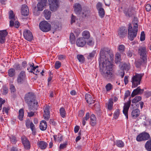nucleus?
Segmentation results:
<instances>
[{"label":"nucleus","instance_id":"1","mask_svg":"<svg viewBox=\"0 0 151 151\" xmlns=\"http://www.w3.org/2000/svg\"><path fill=\"white\" fill-rule=\"evenodd\" d=\"M113 57L111 50L108 48H101L100 52L99 67L101 74L107 80H111L114 78L112 64L109 58L111 60Z\"/></svg>","mask_w":151,"mask_h":151},{"label":"nucleus","instance_id":"2","mask_svg":"<svg viewBox=\"0 0 151 151\" xmlns=\"http://www.w3.org/2000/svg\"><path fill=\"white\" fill-rule=\"evenodd\" d=\"M25 102L27 104L30 110H36L38 106V103L36 100L35 95H25L24 97Z\"/></svg>","mask_w":151,"mask_h":151},{"label":"nucleus","instance_id":"3","mask_svg":"<svg viewBox=\"0 0 151 151\" xmlns=\"http://www.w3.org/2000/svg\"><path fill=\"white\" fill-rule=\"evenodd\" d=\"M9 19L11 20L10 21L9 26L10 27L14 26L16 28L19 27L20 24L17 21V18L15 17V14L12 10H10L9 12Z\"/></svg>","mask_w":151,"mask_h":151},{"label":"nucleus","instance_id":"4","mask_svg":"<svg viewBox=\"0 0 151 151\" xmlns=\"http://www.w3.org/2000/svg\"><path fill=\"white\" fill-rule=\"evenodd\" d=\"M143 76V74H142L136 73L132 77V88L136 87L140 84Z\"/></svg>","mask_w":151,"mask_h":151},{"label":"nucleus","instance_id":"5","mask_svg":"<svg viewBox=\"0 0 151 151\" xmlns=\"http://www.w3.org/2000/svg\"><path fill=\"white\" fill-rule=\"evenodd\" d=\"M138 30L136 29H133L132 27L131 24H129L128 28V35L129 40L131 41L133 40L134 38L137 36Z\"/></svg>","mask_w":151,"mask_h":151},{"label":"nucleus","instance_id":"6","mask_svg":"<svg viewBox=\"0 0 151 151\" xmlns=\"http://www.w3.org/2000/svg\"><path fill=\"white\" fill-rule=\"evenodd\" d=\"M40 29L43 32H47L51 29V25L46 21L41 22L39 24Z\"/></svg>","mask_w":151,"mask_h":151},{"label":"nucleus","instance_id":"7","mask_svg":"<svg viewBox=\"0 0 151 151\" xmlns=\"http://www.w3.org/2000/svg\"><path fill=\"white\" fill-rule=\"evenodd\" d=\"M50 10L55 11L57 10L59 6V0H48Z\"/></svg>","mask_w":151,"mask_h":151},{"label":"nucleus","instance_id":"8","mask_svg":"<svg viewBox=\"0 0 151 151\" xmlns=\"http://www.w3.org/2000/svg\"><path fill=\"white\" fill-rule=\"evenodd\" d=\"M138 52L140 56V58L147 59V52L146 47L144 46L139 47L138 49Z\"/></svg>","mask_w":151,"mask_h":151},{"label":"nucleus","instance_id":"9","mask_svg":"<svg viewBox=\"0 0 151 151\" xmlns=\"http://www.w3.org/2000/svg\"><path fill=\"white\" fill-rule=\"evenodd\" d=\"M150 137L149 134L146 132H143L138 135L136 137V140L138 142L147 140Z\"/></svg>","mask_w":151,"mask_h":151},{"label":"nucleus","instance_id":"10","mask_svg":"<svg viewBox=\"0 0 151 151\" xmlns=\"http://www.w3.org/2000/svg\"><path fill=\"white\" fill-rule=\"evenodd\" d=\"M26 78L25 72L21 71L18 76L17 80V83L19 84L22 83L25 80Z\"/></svg>","mask_w":151,"mask_h":151},{"label":"nucleus","instance_id":"11","mask_svg":"<svg viewBox=\"0 0 151 151\" xmlns=\"http://www.w3.org/2000/svg\"><path fill=\"white\" fill-rule=\"evenodd\" d=\"M25 125L27 128H30L32 131V135H35L36 134V130L35 125L32 122L29 120H27L25 121Z\"/></svg>","mask_w":151,"mask_h":151},{"label":"nucleus","instance_id":"12","mask_svg":"<svg viewBox=\"0 0 151 151\" xmlns=\"http://www.w3.org/2000/svg\"><path fill=\"white\" fill-rule=\"evenodd\" d=\"M131 100L129 99L128 101L126 103H125L123 107V114L126 116L127 119H128V111L129 108L131 105Z\"/></svg>","mask_w":151,"mask_h":151},{"label":"nucleus","instance_id":"13","mask_svg":"<svg viewBox=\"0 0 151 151\" xmlns=\"http://www.w3.org/2000/svg\"><path fill=\"white\" fill-rule=\"evenodd\" d=\"M23 35L24 38L28 41H31L33 39V36L32 33L28 30H25Z\"/></svg>","mask_w":151,"mask_h":151},{"label":"nucleus","instance_id":"14","mask_svg":"<svg viewBox=\"0 0 151 151\" xmlns=\"http://www.w3.org/2000/svg\"><path fill=\"white\" fill-rule=\"evenodd\" d=\"M22 143L24 148L27 150H29L30 147V144L27 138L25 136H22L21 138Z\"/></svg>","mask_w":151,"mask_h":151},{"label":"nucleus","instance_id":"15","mask_svg":"<svg viewBox=\"0 0 151 151\" xmlns=\"http://www.w3.org/2000/svg\"><path fill=\"white\" fill-rule=\"evenodd\" d=\"M7 34L6 30H0V43L3 44L5 42L6 37Z\"/></svg>","mask_w":151,"mask_h":151},{"label":"nucleus","instance_id":"16","mask_svg":"<svg viewBox=\"0 0 151 151\" xmlns=\"http://www.w3.org/2000/svg\"><path fill=\"white\" fill-rule=\"evenodd\" d=\"M76 43L78 47H83L86 45V41L83 38L80 37L77 39Z\"/></svg>","mask_w":151,"mask_h":151},{"label":"nucleus","instance_id":"17","mask_svg":"<svg viewBox=\"0 0 151 151\" xmlns=\"http://www.w3.org/2000/svg\"><path fill=\"white\" fill-rule=\"evenodd\" d=\"M127 29L125 27H122L118 31V35L120 37L123 38L127 36Z\"/></svg>","mask_w":151,"mask_h":151},{"label":"nucleus","instance_id":"18","mask_svg":"<svg viewBox=\"0 0 151 151\" xmlns=\"http://www.w3.org/2000/svg\"><path fill=\"white\" fill-rule=\"evenodd\" d=\"M50 107L48 106H46L44 107V114H43V117L44 119L46 120H48L50 118Z\"/></svg>","mask_w":151,"mask_h":151},{"label":"nucleus","instance_id":"19","mask_svg":"<svg viewBox=\"0 0 151 151\" xmlns=\"http://www.w3.org/2000/svg\"><path fill=\"white\" fill-rule=\"evenodd\" d=\"M73 7L75 12L77 14L79 15L82 11V7L81 5L79 3H76Z\"/></svg>","mask_w":151,"mask_h":151},{"label":"nucleus","instance_id":"20","mask_svg":"<svg viewBox=\"0 0 151 151\" xmlns=\"http://www.w3.org/2000/svg\"><path fill=\"white\" fill-rule=\"evenodd\" d=\"M29 13V9L27 6L25 4L22 5L21 8L22 14L24 16H27Z\"/></svg>","mask_w":151,"mask_h":151},{"label":"nucleus","instance_id":"21","mask_svg":"<svg viewBox=\"0 0 151 151\" xmlns=\"http://www.w3.org/2000/svg\"><path fill=\"white\" fill-rule=\"evenodd\" d=\"M140 114L139 110L138 109H136L132 110L131 112V116L132 118L136 119L139 116Z\"/></svg>","mask_w":151,"mask_h":151},{"label":"nucleus","instance_id":"22","mask_svg":"<svg viewBox=\"0 0 151 151\" xmlns=\"http://www.w3.org/2000/svg\"><path fill=\"white\" fill-rule=\"evenodd\" d=\"M38 147L42 150H44L47 147L48 144L44 141H39L37 143Z\"/></svg>","mask_w":151,"mask_h":151},{"label":"nucleus","instance_id":"23","mask_svg":"<svg viewBox=\"0 0 151 151\" xmlns=\"http://www.w3.org/2000/svg\"><path fill=\"white\" fill-rule=\"evenodd\" d=\"M147 59L140 58V59L137 60L135 62L136 67L137 68H140L142 65L145 61Z\"/></svg>","mask_w":151,"mask_h":151},{"label":"nucleus","instance_id":"24","mask_svg":"<svg viewBox=\"0 0 151 151\" xmlns=\"http://www.w3.org/2000/svg\"><path fill=\"white\" fill-rule=\"evenodd\" d=\"M97 123L96 118L94 114H92L90 116V124L92 126H95Z\"/></svg>","mask_w":151,"mask_h":151},{"label":"nucleus","instance_id":"25","mask_svg":"<svg viewBox=\"0 0 151 151\" xmlns=\"http://www.w3.org/2000/svg\"><path fill=\"white\" fill-rule=\"evenodd\" d=\"M47 127V122L44 121L42 120L40 123V129L42 131H44L46 129Z\"/></svg>","mask_w":151,"mask_h":151},{"label":"nucleus","instance_id":"26","mask_svg":"<svg viewBox=\"0 0 151 151\" xmlns=\"http://www.w3.org/2000/svg\"><path fill=\"white\" fill-rule=\"evenodd\" d=\"M113 100L112 98H110L108 103L106 104V106L109 110H111L113 109Z\"/></svg>","mask_w":151,"mask_h":151},{"label":"nucleus","instance_id":"27","mask_svg":"<svg viewBox=\"0 0 151 151\" xmlns=\"http://www.w3.org/2000/svg\"><path fill=\"white\" fill-rule=\"evenodd\" d=\"M90 14V11L89 10H83L81 11L80 14H79L80 16L83 18H85Z\"/></svg>","mask_w":151,"mask_h":151},{"label":"nucleus","instance_id":"28","mask_svg":"<svg viewBox=\"0 0 151 151\" xmlns=\"http://www.w3.org/2000/svg\"><path fill=\"white\" fill-rule=\"evenodd\" d=\"M93 95H85V99L88 103L90 104L94 103V100L93 99Z\"/></svg>","mask_w":151,"mask_h":151},{"label":"nucleus","instance_id":"29","mask_svg":"<svg viewBox=\"0 0 151 151\" xmlns=\"http://www.w3.org/2000/svg\"><path fill=\"white\" fill-rule=\"evenodd\" d=\"M28 65L29 67L27 68V70L30 73H32L33 71H35L36 69L38 67V66L35 67L34 66V64L33 63L32 64L29 63Z\"/></svg>","mask_w":151,"mask_h":151},{"label":"nucleus","instance_id":"30","mask_svg":"<svg viewBox=\"0 0 151 151\" xmlns=\"http://www.w3.org/2000/svg\"><path fill=\"white\" fill-rule=\"evenodd\" d=\"M134 10L133 8H129L127 11L124 12L126 16L127 17H130L132 16L133 14Z\"/></svg>","mask_w":151,"mask_h":151},{"label":"nucleus","instance_id":"31","mask_svg":"<svg viewBox=\"0 0 151 151\" xmlns=\"http://www.w3.org/2000/svg\"><path fill=\"white\" fill-rule=\"evenodd\" d=\"M43 12L44 17L47 20L49 19L51 14V12L47 9H45L44 10Z\"/></svg>","mask_w":151,"mask_h":151},{"label":"nucleus","instance_id":"32","mask_svg":"<svg viewBox=\"0 0 151 151\" xmlns=\"http://www.w3.org/2000/svg\"><path fill=\"white\" fill-rule=\"evenodd\" d=\"M143 89H141L139 87H137L136 89L134 90L131 94H141L144 91Z\"/></svg>","mask_w":151,"mask_h":151},{"label":"nucleus","instance_id":"33","mask_svg":"<svg viewBox=\"0 0 151 151\" xmlns=\"http://www.w3.org/2000/svg\"><path fill=\"white\" fill-rule=\"evenodd\" d=\"M83 38L84 39H88L90 37V33L89 31L87 30H85L82 33Z\"/></svg>","mask_w":151,"mask_h":151},{"label":"nucleus","instance_id":"34","mask_svg":"<svg viewBox=\"0 0 151 151\" xmlns=\"http://www.w3.org/2000/svg\"><path fill=\"white\" fill-rule=\"evenodd\" d=\"M8 76L11 77H14L15 75V70L12 68L9 69L8 71Z\"/></svg>","mask_w":151,"mask_h":151},{"label":"nucleus","instance_id":"35","mask_svg":"<svg viewBox=\"0 0 151 151\" xmlns=\"http://www.w3.org/2000/svg\"><path fill=\"white\" fill-rule=\"evenodd\" d=\"M145 147L148 151H151V139H150L146 142Z\"/></svg>","mask_w":151,"mask_h":151},{"label":"nucleus","instance_id":"36","mask_svg":"<svg viewBox=\"0 0 151 151\" xmlns=\"http://www.w3.org/2000/svg\"><path fill=\"white\" fill-rule=\"evenodd\" d=\"M53 137L55 141L61 142L62 140L63 136L60 134H58L57 135H54Z\"/></svg>","mask_w":151,"mask_h":151},{"label":"nucleus","instance_id":"37","mask_svg":"<svg viewBox=\"0 0 151 151\" xmlns=\"http://www.w3.org/2000/svg\"><path fill=\"white\" fill-rule=\"evenodd\" d=\"M115 145L119 147H123L124 146V142L121 140H117L115 142Z\"/></svg>","mask_w":151,"mask_h":151},{"label":"nucleus","instance_id":"38","mask_svg":"<svg viewBox=\"0 0 151 151\" xmlns=\"http://www.w3.org/2000/svg\"><path fill=\"white\" fill-rule=\"evenodd\" d=\"M24 111L23 109H20L19 112V115L18 118L20 120H22L23 119L24 116Z\"/></svg>","mask_w":151,"mask_h":151},{"label":"nucleus","instance_id":"39","mask_svg":"<svg viewBox=\"0 0 151 151\" xmlns=\"http://www.w3.org/2000/svg\"><path fill=\"white\" fill-rule=\"evenodd\" d=\"M60 113L61 116L64 118L66 116V112L65 109L63 107H61L60 109Z\"/></svg>","mask_w":151,"mask_h":151},{"label":"nucleus","instance_id":"40","mask_svg":"<svg viewBox=\"0 0 151 151\" xmlns=\"http://www.w3.org/2000/svg\"><path fill=\"white\" fill-rule=\"evenodd\" d=\"M70 40L72 44H74L75 42V37L73 33H71L70 35Z\"/></svg>","mask_w":151,"mask_h":151},{"label":"nucleus","instance_id":"41","mask_svg":"<svg viewBox=\"0 0 151 151\" xmlns=\"http://www.w3.org/2000/svg\"><path fill=\"white\" fill-rule=\"evenodd\" d=\"M120 58L121 55L119 53H117L116 54L115 60V62L116 63H118L120 62L121 60Z\"/></svg>","mask_w":151,"mask_h":151},{"label":"nucleus","instance_id":"42","mask_svg":"<svg viewBox=\"0 0 151 151\" xmlns=\"http://www.w3.org/2000/svg\"><path fill=\"white\" fill-rule=\"evenodd\" d=\"M141 99V97L140 96H136L132 100V103H136L140 101Z\"/></svg>","mask_w":151,"mask_h":151},{"label":"nucleus","instance_id":"43","mask_svg":"<svg viewBox=\"0 0 151 151\" xmlns=\"http://www.w3.org/2000/svg\"><path fill=\"white\" fill-rule=\"evenodd\" d=\"M77 58L80 62L83 63L84 60V58L81 55H78L77 56Z\"/></svg>","mask_w":151,"mask_h":151},{"label":"nucleus","instance_id":"44","mask_svg":"<svg viewBox=\"0 0 151 151\" xmlns=\"http://www.w3.org/2000/svg\"><path fill=\"white\" fill-rule=\"evenodd\" d=\"M99 10V16L101 18H103L104 17L105 15V12L104 9H101Z\"/></svg>","mask_w":151,"mask_h":151},{"label":"nucleus","instance_id":"45","mask_svg":"<svg viewBox=\"0 0 151 151\" xmlns=\"http://www.w3.org/2000/svg\"><path fill=\"white\" fill-rule=\"evenodd\" d=\"M120 114V111L119 109L116 110L114 114V117L115 119H117L118 118Z\"/></svg>","mask_w":151,"mask_h":151},{"label":"nucleus","instance_id":"46","mask_svg":"<svg viewBox=\"0 0 151 151\" xmlns=\"http://www.w3.org/2000/svg\"><path fill=\"white\" fill-rule=\"evenodd\" d=\"M10 109V107L8 106L7 107H3L2 109V112H3V114H4V112H5L7 114H8L9 111V110Z\"/></svg>","mask_w":151,"mask_h":151},{"label":"nucleus","instance_id":"47","mask_svg":"<svg viewBox=\"0 0 151 151\" xmlns=\"http://www.w3.org/2000/svg\"><path fill=\"white\" fill-rule=\"evenodd\" d=\"M125 46L123 45H121L119 46L118 50L121 52L124 51Z\"/></svg>","mask_w":151,"mask_h":151},{"label":"nucleus","instance_id":"48","mask_svg":"<svg viewBox=\"0 0 151 151\" xmlns=\"http://www.w3.org/2000/svg\"><path fill=\"white\" fill-rule=\"evenodd\" d=\"M6 102V100L0 98V111L2 109V105Z\"/></svg>","mask_w":151,"mask_h":151},{"label":"nucleus","instance_id":"49","mask_svg":"<svg viewBox=\"0 0 151 151\" xmlns=\"http://www.w3.org/2000/svg\"><path fill=\"white\" fill-rule=\"evenodd\" d=\"M61 65V63L59 61H56L55 64V68L56 69H58L60 67Z\"/></svg>","mask_w":151,"mask_h":151},{"label":"nucleus","instance_id":"50","mask_svg":"<svg viewBox=\"0 0 151 151\" xmlns=\"http://www.w3.org/2000/svg\"><path fill=\"white\" fill-rule=\"evenodd\" d=\"M105 88L107 91H109L112 88V85L111 83H109L106 86Z\"/></svg>","mask_w":151,"mask_h":151},{"label":"nucleus","instance_id":"51","mask_svg":"<svg viewBox=\"0 0 151 151\" xmlns=\"http://www.w3.org/2000/svg\"><path fill=\"white\" fill-rule=\"evenodd\" d=\"M100 105L98 102L96 103L94 105L92 108L94 109H95L96 110H99V109Z\"/></svg>","mask_w":151,"mask_h":151},{"label":"nucleus","instance_id":"52","mask_svg":"<svg viewBox=\"0 0 151 151\" xmlns=\"http://www.w3.org/2000/svg\"><path fill=\"white\" fill-rule=\"evenodd\" d=\"M96 52L95 51H93L91 53H90L89 55L88 56L87 58L88 59H91V58L94 57L96 54Z\"/></svg>","mask_w":151,"mask_h":151},{"label":"nucleus","instance_id":"53","mask_svg":"<svg viewBox=\"0 0 151 151\" xmlns=\"http://www.w3.org/2000/svg\"><path fill=\"white\" fill-rule=\"evenodd\" d=\"M145 32L144 31L141 32V36L140 37V40L141 41H143L145 40Z\"/></svg>","mask_w":151,"mask_h":151},{"label":"nucleus","instance_id":"54","mask_svg":"<svg viewBox=\"0 0 151 151\" xmlns=\"http://www.w3.org/2000/svg\"><path fill=\"white\" fill-rule=\"evenodd\" d=\"M14 68L16 70H20L22 69V67L18 63L15 64L14 66Z\"/></svg>","mask_w":151,"mask_h":151},{"label":"nucleus","instance_id":"55","mask_svg":"<svg viewBox=\"0 0 151 151\" xmlns=\"http://www.w3.org/2000/svg\"><path fill=\"white\" fill-rule=\"evenodd\" d=\"M10 89L12 93L16 91V89L14 86L12 84L10 85Z\"/></svg>","mask_w":151,"mask_h":151},{"label":"nucleus","instance_id":"56","mask_svg":"<svg viewBox=\"0 0 151 151\" xmlns=\"http://www.w3.org/2000/svg\"><path fill=\"white\" fill-rule=\"evenodd\" d=\"M146 10L147 12H149L151 10V6L150 4H147L145 6Z\"/></svg>","mask_w":151,"mask_h":151},{"label":"nucleus","instance_id":"57","mask_svg":"<svg viewBox=\"0 0 151 151\" xmlns=\"http://www.w3.org/2000/svg\"><path fill=\"white\" fill-rule=\"evenodd\" d=\"M10 140L13 143H15L16 142V138L14 136H12L10 138Z\"/></svg>","mask_w":151,"mask_h":151},{"label":"nucleus","instance_id":"58","mask_svg":"<svg viewBox=\"0 0 151 151\" xmlns=\"http://www.w3.org/2000/svg\"><path fill=\"white\" fill-rule=\"evenodd\" d=\"M66 145L67 144L66 143L60 144V150L63 149L66 147Z\"/></svg>","mask_w":151,"mask_h":151},{"label":"nucleus","instance_id":"59","mask_svg":"<svg viewBox=\"0 0 151 151\" xmlns=\"http://www.w3.org/2000/svg\"><path fill=\"white\" fill-rule=\"evenodd\" d=\"M94 43V42L92 40H90L87 42V44L90 46L93 45Z\"/></svg>","mask_w":151,"mask_h":151},{"label":"nucleus","instance_id":"60","mask_svg":"<svg viewBox=\"0 0 151 151\" xmlns=\"http://www.w3.org/2000/svg\"><path fill=\"white\" fill-rule=\"evenodd\" d=\"M76 20V17L73 14H72L71 20V23L72 24L73 23L75 22Z\"/></svg>","mask_w":151,"mask_h":151},{"label":"nucleus","instance_id":"61","mask_svg":"<svg viewBox=\"0 0 151 151\" xmlns=\"http://www.w3.org/2000/svg\"><path fill=\"white\" fill-rule=\"evenodd\" d=\"M102 4L101 3L99 2L96 5V8L98 10L100 9H102L101 8Z\"/></svg>","mask_w":151,"mask_h":151},{"label":"nucleus","instance_id":"62","mask_svg":"<svg viewBox=\"0 0 151 151\" xmlns=\"http://www.w3.org/2000/svg\"><path fill=\"white\" fill-rule=\"evenodd\" d=\"M90 118V114L89 112L87 113L85 117H84L83 118V119H84L86 121H87L88 119Z\"/></svg>","mask_w":151,"mask_h":151},{"label":"nucleus","instance_id":"63","mask_svg":"<svg viewBox=\"0 0 151 151\" xmlns=\"http://www.w3.org/2000/svg\"><path fill=\"white\" fill-rule=\"evenodd\" d=\"M124 68L125 69L128 70L130 68V67L128 64H125L124 65Z\"/></svg>","mask_w":151,"mask_h":151},{"label":"nucleus","instance_id":"64","mask_svg":"<svg viewBox=\"0 0 151 151\" xmlns=\"http://www.w3.org/2000/svg\"><path fill=\"white\" fill-rule=\"evenodd\" d=\"M84 111L83 110H81L78 112V116L80 117H82L84 115Z\"/></svg>","mask_w":151,"mask_h":151}]
</instances>
